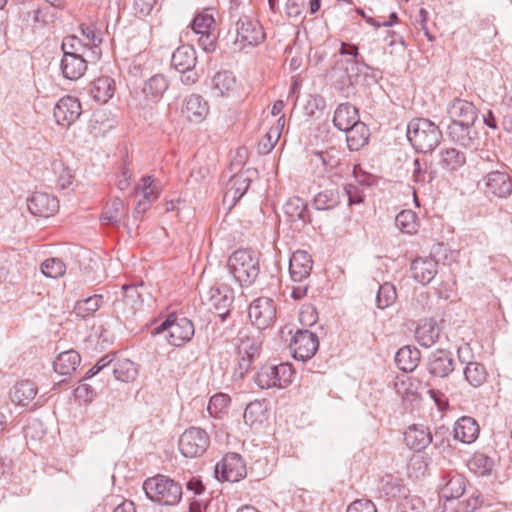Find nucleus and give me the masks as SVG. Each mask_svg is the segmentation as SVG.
Instances as JSON below:
<instances>
[{"label": "nucleus", "instance_id": "nucleus-6", "mask_svg": "<svg viewBox=\"0 0 512 512\" xmlns=\"http://www.w3.org/2000/svg\"><path fill=\"white\" fill-rule=\"evenodd\" d=\"M339 53L343 56L352 57L351 59L337 63V66H340L341 69L345 70V75L341 76L335 83L337 89L342 91L346 97H349L351 94H354V85L359 74L358 65L360 63V54L358 47L355 44L345 42L341 43Z\"/></svg>", "mask_w": 512, "mask_h": 512}, {"label": "nucleus", "instance_id": "nucleus-42", "mask_svg": "<svg viewBox=\"0 0 512 512\" xmlns=\"http://www.w3.org/2000/svg\"><path fill=\"white\" fill-rule=\"evenodd\" d=\"M112 372L115 379L121 382L134 381L138 375L136 364L126 358L116 360Z\"/></svg>", "mask_w": 512, "mask_h": 512}, {"label": "nucleus", "instance_id": "nucleus-5", "mask_svg": "<svg viewBox=\"0 0 512 512\" xmlns=\"http://www.w3.org/2000/svg\"><path fill=\"white\" fill-rule=\"evenodd\" d=\"M479 186L484 196L490 201L505 200L512 195V177L509 167L495 169L483 174Z\"/></svg>", "mask_w": 512, "mask_h": 512}, {"label": "nucleus", "instance_id": "nucleus-57", "mask_svg": "<svg viewBox=\"0 0 512 512\" xmlns=\"http://www.w3.org/2000/svg\"><path fill=\"white\" fill-rule=\"evenodd\" d=\"M229 403L230 398L228 395L223 393L215 394L210 398L207 410L210 415L217 417L218 414L228 407Z\"/></svg>", "mask_w": 512, "mask_h": 512}, {"label": "nucleus", "instance_id": "nucleus-15", "mask_svg": "<svg viewBox=\"0 0 512 512\" xmlns=\"http://www.w3.org/2000/svg\"><path fill=\"white\" fill-rule=\"evenodd\" d=\"M318 347L317 335L308 330H298L289 344L293 357L303 362L311 359L317 352Z\"/></svg>", "mask_w": 512, "mask_h": 512}, {"label": "nucleus", "instance_id": "nucleus-45", "mask_svg": "<svg viewBox=\"0 0 512 512\" xmlns=\"http://www.w3.org/2000/svg\"><path fill=\"white\" fill-rule=\"evenodd\" d=\"M51 169L55 175V181L59 189H66L73 183L74 175L62 160H54L51 163Z\"/></svg>", "mask_w": 512, "mask_h": 512}, {"label": "nucleus", "instance_id": "nucleus-3", "mask_svg": "<svg viewBox=\"0 0 512 512\" xmlns=\"http://www.w3.org/2000/svg\"><path fill=\"white\" fill-rule=\"evenodd\" d=\"M227 267L241 286L251 285L259 274L258 261L253 252L247 249L234 251L228 258Z\"/></svg>", "mask_w": 512, "mask_h": 512}, {"label": "nucleus", "instance_id": "nucleus-56", "mask_svg": "<svg viewBox=\"0 0 512 512\" xmlns=\"http://www.w3.org/2000/svg\"><path fill=\"white\" fill-rule=\"evenodd\" d=\"M335 151H316L313 153L312 161L320 162L325 170H330L339 164V158L335 155Z\"/></svg>", "mask_w": 512, "mask_h": 512}, {"label": "nucleus", "instance_id": "nucleus-30", "mask_svg": "<svg viewBox=\"0 0 512 512\" xmlns=\"http://www.w3.org/2000/svg\"><path fill=\"white\" fill-rule=\"evenodd\" d=\"M453 432L456 440L470 444L474 442L479 435V425L472 417L464 416L456 421Z\"/></svg>", "mask_w": 512, "mask_h": 512}, {"label": "nucleus", "instance_id": "nucleus-62", "mask_svg": "<svg viewBox=\"0 0 512 512\" xmlns=\"http://www.w3.org/2000/svg\"><path fill=\"white\" fill-rule=\"evenodd\" d=\"M262 413V405L259 402L249 403L244 411V421L253 425L257 421V414Z\"/></svg>", "mask_w": 512, "mask_h": 512}, {"label": "nucleus", "instance_id": "nucleus-16", "mask_svg": "<svg viewBox=\"0 0 512 512\" xmlns=\"http://www.w3.org/2000/svg\"><path fill=\"white\" fill-rule=\"evenodd\" d=\"M140 289H144V284L139 285H123V298L114 303L117 312L121 313L125 318L134 316L143 306V294Z\"/></svg>", "mask_w": 512, "mask_h": 512}, {"label": "nucleus", "instance_id": "nucleus-28", "mask_svg": "<svg viewBox=\"0 0 512 512\" xmlns=\"http://www.w3.org/2000/svg\"><path fill=\"white\" fill-rule=\"evenodd\" d=\"M182 112L189 121L199 123L208 115L209 105L201 95L192 94L186 97Z\"/></svg>", "mask_w": 512, "mask_h": 512}, {"label": "nucleus", "instance_id": "nucleus-43", "mask_svg": "<svg viewBox=\"0 0 512 512\" xmlns=\"http://www.w3.org/2000/svg\"><path fill=\"white\" fill-rule=\"evenodd\" d=\"M463 374L465 380L475 388L482 386L488 377L485 366L477 361L466 365Z\"/></svg>", "mask_w": 512, "mask_h": 512}, {"label": "nucleus", "instance_id": "nucleus-9", "mask_svg": "<svg viewBox=\"0 0 512 512\" xmlns=\"http://www.w3.org/2000/svg\"><path fill=\"white\" fill-rule=\"evenodd\" d=\"M164 331H168V342L173 346L180 347L192 339L195 329L190 319L169 315L165 321L154 328L153 334H160Z\"/></svg>", "mask_w": 512, "mask_h": 512}, {"label": "nucleus", "instance_id": "nucleus-18", "mask_svg": "<svg viewBox=\"0 0 512 512\" xmlns=\"http://www.w3.org/2000/svg\"><path fill=\"white\" fill-rule=\"evenodd\" d=\"M465 478L456 471L446 472L439 482L440 497L445 499L443 512L447 510V502L461 497L465 491Z\"/></svg>", "mask_w": 512, "mask_h": 512}, {"label": "nucleus", "instance_id": "nucleus-20", "mask_svg": "<svg viewBox=\"0 0 512 512\" xmlns=\"http://www.w3.org/2000/svg\"><path fill=\"white\" fill-rule=\"evenodd\" d=\"M251 184V179L245 174L240 173L233 175L228 183L227 190L222 200V208L228 213L236 205V203L247 192Z\"/></svg>", "mask_w": 512, "mask_h": 512}, {"label": "nucleus", "instance_id": "nucleus-36", "mask_svg": "<svg viewBox=\"0 0 512 512\" xmlns=\"http://www.w3.org/2000/svg\"><path fill=\"white\" fill-rule=\"evenodd\" d=\"M115 91V82L108 76L99 77L90 85V95L97 102L106 103L113 97Z\"/></svg>", "mask_w": 512, "mask_h": 512}, {"label": "nucleus", "instance_id": "nucleus-1", "mask_svg": "<svg viewBox=\"0 0 512 512\" xmlns=\"http://www.w3.org/2000/svg\"><path fill=\"white\" fill-rule=\"evenodd\" d=\"M407 139L416 151L429 153L439 145L442 132L432 121L415 118L408 123Z\"/></svg>", "mask_w": 512, "mask_h": 512}, {"label": "nucleus", "instance_id": "nucleus-14", "mask_svg": "<svg viewBox=\"0 0 512 512\" xmlns=\"http://www.w3.org/2000/svg\"><path fill=\"white\" fill-rule=\"evenodd\" d=\"M248 316L258 329H266L276 319V304L273 299L259 297L249 306Z\"/></svg>", "mask_w": 512, "mask_h": 512}, {"label": "nucleus", "instance_id": "nucleus-37", "mask_svg": "<svg viewBox=\"0 0 512 512\" xmlns=\"http://www.w3.org/2000/svg\"><path fill=\"white\" fill-rule=\"evenodd\" d=\"M81 357L75 350L61 352L53 362L56 373L60 375H70L80 364Z\"/></svg>", "mask_w": 512, "mask_h": 512}, {"label": "nucleus", "instance_id": "nucleus-27", "mask_svg": "<svg viewBox=\"0 0 512 512\" xmlns=\"http://www.w3.org/2000/svg\"><path fill=\"white\" fill-rule=\"evenodd\" d=\"M438 262L431 257H418L411 263V272L413 278L426 285L430 283L437 274Z\"/></svg>", "mask_w": 512, "mask_h": 512}, {"label": "nucleus", "instance_id": "nucleus-25", "mask_svg": "<svg viewBox=\"0 0 512 512\" xmlns=\"http://www.w3.org/2000/svg\"><path fill=\"white\" fill-rule=\"evenodd\" d=\"M313 260L310 254L304 250L295 251L289 261V272L294 282H303L312 271Z\"/></svg>", "mask_w": 512, "mask_h": 512}, {"label": "nucleus", "instance_id": "nucleus-44", "mask_svg": "<svg viewBox=\"0 0 512 512\" xmlns=\"http://www.w3.org/2000/svg\"><path fill=\"white\" fill-rule=\"evenodd\" d=\"M504 166H506V164L499 159L496 152L486 149L479 150L477 167L484 174L487 173V171L499 168L504 169Z\"/></svg>", "mask_w": 512, "mask_h": 512}, {"label": "nucleus", "instance_id": "nucleus-49", "mask_svg": "<svg viewBox=\"0 0 512 512\" xmlns=\"http://www.w3.org/2000/svg\"><path fill=\"white\" fill-rule=\"evenodd\" d=\"M397 298L396 288L393 284L385 282L380 285L376 295V305L379 309H385L394 304Z\"/></svg>", "mask_w": 512, "mask_h": 512}, {"label": "nucleus", "instance_id": "nucleus-4", "mask_svg": "<svg viewBox=\"0 0 512 512\" xmlns=\"http://www.w3.org/2000/svg\"><path fill=\"white\" fill-rule=\"evenodd\" d=\"M169 87L168 80L162 74H155L145 81L138 97V109L145 120H151L154 109Z\"/></svg>", "mask_w": 512, "mask_h": 512}, {"label": "nucleus", "instance_id": "nucleus-58", "mask_svg": "<svg viewBox=\"0 0 512 512\" xmlns=\"http://www.w3.org/2000/svg\"><path fill=\"white\" fill-rule=\"evenodd\" d=\"M197 35H200L198 39V44L204 51L213 52L215 50L218 38V35L215 32V30L205 33H198Z\"/></svg>", "mask_w": 512, "mask_h": 512}, {"label": "nucleus", "instance_id": "nucleus-8", "mask_svg": "<svg viewBox=\"0 0 512 512\" xmlns=\"http://www.w3.org/2000/svg\"><path fill=\"white\" fill-rule=\"evenodd\" d=\"M294 370L290 363L263 365L255 374L254 381L261 389L284 388L291 384Z\"/></svg>", "mask_w": 512, "mask_h": 512}, {"label": "nucleus", "instance_id": "nucleus-59", "mask_svg": "<svg viewBox=\"0 0 512 512\" xmlns=\"http://www.w3.org/2000/svg\"><path fill=\"white\" fill-rule=\"evenodd\" d=\"M335 203L334 194L330 191L320 192L314 198V205L317 210H327L333 207Z\"/></svg>", "mask_w": 512, "mask_h": 512}, {"label": "nucleus", "instance_id": "nucleus-61", "mask_svg": "<svg viewBox=\"0 0 512 512\" xmlns=\"http://www.w3.org/2000/svg\"><path fill=\"white\" fill-rule=\"evenodd\" d=\"M279 136L278 129H275L273 133L272 131L268 132L259 143V151L264 154L269 153L277 143Z\"/></svg>", "mask_w": 512, "mask_h": 512}, {"label": "nucleus", "instance_id": "nucleus-24", "mask_svg": "<svg viewBox=\"0 0 512 512\" xmlns=\"http://www.w3.org/2000/svg\"><path fill=\"white\" fill-rule=\"evenodd\" d=\"M447 113L451 123L475 124L478 117L474 104L460 98H455L449 103Z\"/></svg>", "mask_w": 512, "mask_h": 512}, {"label": "nucleus", "instance_id": "nucleus-21", "mask_svg": "<svg viewBox=\"0 0 512 512\" xmlns=\"http://www.w3.org/2000/svg\"><path fill=\"white\" fill-rule=\"evenodd\" d=\"M80 102L72 97H62L54 107L53 116L58 125L70 126L81 115Z\"/></svg>", "mask_w": 512, "mask_h": 512}, {"label": "nucleus", "instance_id": "nucleus-23", "mask_svg": "<svg viewBox=\"0 0 512 512\" xmlns=\"http://www.w3.org/2000/svg\"><path fill=\"white\" fill-rule=\"evenodd\" d=\"M454 368L455 361L450 351L437 349L428 356L427 369L434 377L445 378L454 371Z\"/></svg>", "mask_w": 512, "mask_h": 512}, {"label": "nucleus", "instance_id": "nucleus-13", "mask_svg": "<svg viewBox=\"0 0 512 512\" xmlns=\"http://www.w3.org/2000/svg\"><path fill=\"white\" fill-rule=\"evenodd\" d=\"M179 450L187 458L203 455L209 446V436L205 430L197 427L186 429L178 441Z\"/></svg>", "mask_w": 512, "mask_h": 512}, {"label": "nucleus", "instance_id": "nucleus-51", "mask_svg": "<svg viewBox=\"0 0 512 512\" xmlns=\"http://www.w3.org/2000/svg\"><path fill=\"white\" fill-rule=\"evenodd\" d=\"M41 271L46 277L58 278L65 273L66 265L59 258H49L41 264Z\"/></svg>", "mask_w": 512, "mask_h": 512}, {"label": "nucleus", "instance_id": "nucleus-40", "mask_svg": "<svg viewBox=\"0 0 512 512\" xmlns=\"http://www.w3.org/2000/svg\"><path fill=\"white\" fill-rule=\"evenodd\" d=\"M440 164L443 169L453 172L465 165L466 155L456 148H447L441 151Z\"/></svg>", "mask_w": 512, "mask_h": 512}, {"label": "nucleus", "instance_id": "nucleus-31", "mask_svg": "<svg viewBox=\"0 0 512 512\" xmlns=\"http://www.w3.org/2000/svg\"><path fill=\"white\" fill-rule=\"evenodd\" d=\"M360 122L358 109L350 103L340 104L334 112L333 123L340 131Z\"/></svg>", "mask_w": 512, "mask_h": 512}, {"label": "nucleus", "instance_id": "nucleus-33", "mask_svg": "<svg viewBox=\"0 0 512 512\" xmlns=\"http://www.w3.org/2000/svg\"><path fill=\"white\" fill-rule=\"evenodd\" d=\"M87 69V61L84 57L63 55L61 60V70L63 76L69 80L81 78Z\"/></svg>", "mask_w": 512, "mask_h": 512}, {"label": "nucleus", "instance_id": "nucleus-11", "mask_svg": "<svg viewBox=\"0 0 512 512\" xmlns=\"http://www.w3.org/2000/svg\"><path fill=\"white\" fill-rule=\"evenodd\" d=\"M233 299V291L227 285H214L202 295V301L209 306V310L215 313L222 322L230 314V306Z\"/></svg>", "mask_w": 512, "mask_h": 512}, {"label": "nucleus", "instance_id": "nucleus-7", "mask_svg": "<svg viewBox=\"0 0 512 512\" xmlns=\"http://www.w3.org/2000/svg\"><path fill=\"white\" fill-rule=\"evenodd\" d=\"M160 193L159 183L151 175L140 179L133 190L134 197L133 218L135 221H142V215L146 213L152 204L158 199Z\"/></svg>", "mask_w": 512, "mask_h": 512}, {"label": "nucleus", "instance_id": "nucleus-60", "mask_svg": "<svg viewBox=\"0 0 512 512\" xmlns=\"http://www.w3.org/2000/svg\"><path fill=\"white\" fill-rule=\"evenodd\" d=\"M347 512H377V509L371 500L357 499L348 506Z\"/></svg>", "mask_w": 512, "mask_h": 512}, {"label": "nucleus", "instance_id": "nucleus-41", "mask_svg": "<svg viewBox=\"0 0 512 512\" xmlns=\"http://www.w3.org/2000/svg\"><path fill=\"white\" fill-rule=\"evenodd\" d=\"M37 394L36 386L29 380L17 383L11 390V399L19 405H27Z\"/></svg>", "mask_w": 512, "mask_h": 512}, {"label": "nucleus", "instance_id": "nucleus-32", "mask_svg": "<svg viewBox=\"0 0 512 512\" xmlns=\"http://www.w3.org/2000/svg\"><path fill=\"white\" fill-rule=\"evenodd\" d=\"M440 335V329L433 319L423 320L415 331V337L420 346L429 348L434 345Z\"/></svg>", "mask_w": 512, "mask_h": 512}, {"label": "nucleus", "instance_id": "nucleus-50", "mask_svg": "<svg viewBox=\"0 0 512 512\" xmlns=\"http://www.w3.org/2000/svg\"><path fill=\"white\" fill-rule=\"evenodd\" d=\"M190 25L195 34L205 33L215 30V19L212 14L203 11L194 16Z\"/></svg>", "mask_w": 512, "mask_h": 512}, {"label": "nucleus", "instance_id": "nucleus-55", "mask_svg": "<svg viewBox=\"0 0 512 512\" xmlns=\"http://www.w3.org/2000/svg\"><path fill=\"white\" fill-rule=\"evenodd\" d=\"M411 175L414 182L422 184L430 182L433 178L431 173L428 172L427 164L421 162L418 158L412 162Z\"/></svg>", "mask_w": 512, "mask_h": 512}, {"label": "nucleus", "instance_id": "nucleus-10", "mask_svg": "<svg viewBox=\"0 0 512 512\" xmlns=\"http://www.w3.org/2000/svg\"><path fill=\"white\" fill-rule=\"evenodd\" d=\"M262 347V339L260 335H251L240 331L238 334L237 356H238V373L239 377H243L251 368L252 363L260 356Z\"/></svg>", "mask_w": 512, "mask_h": 512}, {"label": "nucleus", "instance_id": "nucleus-48", "mask_svg": "<svg viewBox=\"0 0 512 512\" xmlns=\"http://www.w3.org/2000/svg\"><path fill=\"white\" fill-rule=\"evenodd\" d=\"M378 489L380 493L388 498H396L401 496L404 492L401 480L392 475H386L381 478Z\"/></svg>", "mask_w": 512, "mask_h": 512}, {"label": "nucleus", "instance_id": "nucleus-17", "mask_svg": "<svg viewBox=\"0 0 512 512\" xmlns=\"http://www.w3.org/2000/svg\"><path fill=\"white\" fill-rule=\"evenodd\" d=\"M216 477L228 482H238L243 479L246 474V465L242 457L237 453H227L223 459L217 463L215 467Z\"/></svg>", "mask_w": 512, "mask_h": 512}, {"label": "nucleus", "instance_id": "nucleus-63", "mask_svg": "<svg viewBox=\"0 0 512 512\" xmlns=\"http://www.w3.org/2000/svg\"><path fill=\"white\" fill-rule=\"evenodd\" d=\"M499 113L502 116L501 125L503 129L508 133H512V106L504 103L501 104Z\"/></svg>", "mask_w": 512, "mask_h": 512}, {"label": "nucleus", "instance_id": "nucleus-54", "mask_svg": "<svg viewBox=\"0 0 512 512\" xmlns=\"http://www.w3.org/2000/svg\"><path fill=\"white\" fill-rule=\"evenodd\" d=\"M123 210V201L119 198H115L103 213V219L107 220L108 224H119L121 222V214Z\"/></svg>", "mask_w": 512, "mask_h": 512}, {"label": "nucleus", "instance_id": "nucleus-34", "mask_svg": "<svg viewBox=\"0 0 512 512\" xmlns=\"http://www.w3.org/2000/svg\"><path fill=\"white\" fill-rule=\"evenodd\" d=\"M421 359V353L416 347L404 346L395 355V363L403 372H412Z\"/></svg>", "mask_w": 512, "mask_h": 512}, {"label": "nucleus", "instance_id": "nucleus-22", "mask_svg": "<svg viewBox=\"0 0 512 512\" xmlns=\"http://www.w3.org/2000/svg\"><path fill=\"white\" fill-rule=\"evenodd\" d=\"M447 135L450 141L466 148H476L479 135L474 124L450 123L447 127Z\"/></svg>", "mask_w": 512, "mask_h": 512}, {"label": "nucleus", "instance_id": "nucleus-47", "mask_svg": "<svg viewBox=\"0 0 512 512\" xmlns=\"http://www.w3.org/2000/svg\"><path fill=\"white\" fill-rule=\"evenodd\" d=\"M494 461L483 453H476L468 461V468L479 476L489 475L493 469Z\"/></svg>", "mask_w": 512, "mask_h": 512}, {"label": "nucleus", "instance_id": "nucleus-39", "mask_svg": "<svg viewBox=\"0 0 512 512\" xmlns=\"http://www.w3.org/2000/svg\"><path fill=\"white\" fill-rule=\"evenodd\" d=\"M343 132L346 133L347 145L351 151L359 150L367 142L368 128L361 121Z\"/></svg>", "mask_w": 512, "mask_h": 512}, {"label": "nucleus", "instance_id": "nucleus-46", "mask_svg": "<svg viewBox=\"0 0 512 512\" xmlns=\"http://www.w3.org/2000/svg\"><path fill=\"white\" fill-rule=\"evenodd\" d=\"M102 295H93L83 300H78L74 306V312L81 318L94 314L101 306Z\"/></svg>", "mask_w": 512, "mask_h": 512}, {"label": "nucleus", "instance_id": "nucleus-26", "mask_svg": "<svg viewBox=\"0 0 512 512\" xmlns=\"http://www.w3.org/2000/svg\"><path fill=\"white\" fill-rule=\"evenodd\" d=\"M404 441L411 450L420 452L432 442V435L424 425L413 424L405 431Z\"/></svg>", "mask_w": 512, "mask_h": 512}, {"label": "nucleus", "instance_id": "nucleus-35", "mask_svg": "<svg viewBox=\"0 0 512 512\" xmlns=\"http://www.w3.org/2000/svg\"><path fill=\"white\" fill-rule=\"evenodd\" d=\"M197 61L196 52L191 45L179 46L172 54L171 65L177 71L194 68Z\"/></svg>", "mask_w": 512, "mask_h": 512}, {"label": "nucleus", "instance_id": "nucleus-38", "mask_svg": "<svg viewBox=\"0 0 512 512\" xmlns=\"http://www.w3.org/2000/svg\"><path fill=\"white\" fill-rule=\"evenodd\" d=\"M212 85L217 96L228 97L235 91L236 78L230 71H219L213 76Z\"/></svg>", "mask_w": 512, "mask_h": 512}, {"label": "nucleus", "instance_id": "nucleus-52", "mask_svg": "<svg viewBox=\"0 0 512 512\" xmlns=\"http://www.w3.org/2000/svg\"><path fill=\"white\" fill-rule=\"evenodd\" d=\"M87 44L77 36H67L63 39L61 48L63 55L70 54L73 56L83 57Z\"/></svg>", "mask_w": 512, "mask_h": 512}, {"label": "nucleus", "instance_id": "nucleus-64", "mask_svg": "<svg viewBox=\"0 0 512 512\" xmlns=\"http://www.w3.org/2000/svg\"><path fill=\"white\" fill-rule=\"evenodd\" d=\"M402 505V512H422L424 503L420 498H405Z\"/></svg>", "mask_w": 512, "mask_h": 512}, {"label": "nucleus", "instance_id": "nucleus-29", "mask_svg": "<svg viewBox=\"0 0 512 512\" xmlns=\"http://www.w3.org/2000/svg\"><path fill=\"white\" fill-rule=\"evenodd\" d=\"M285 221L288 224L302 222L307 224L311 222L310 213L307 208L306 202L299 197L290 198L283 207Z\"/></svg>", "mask_w": 512, "mask_h": 512}, {"label": "nucleus", "instance_id": "nucleus-12", "mask_svg": "<svg viewBox=\"0 0 512 512\" xmlns=\"http://www.w3.org/2000/svg\"><path fill=\"white\" fill-rule=\"evenodd\" d=\"M265 38L259 21L251 16L243 15L236 22V39L234 44L243 49L246 46H256Z\"/></svg>", "mask_w": 512, "mask_h": 512}, {"label": "nucleus", "instance_id": "nucleus-19", "mask_svg": "<svg viewBox=\"0 0 512 512\" xmlns=\"http://www.w3.org/2000/svg\"><path fill=\"white\" fill-rule=\"evenodd\" d=\"M28 209L36 217L47 219L59 210V200L46 192L36 191L28 198Z\"/></svg>", "mask_w": 512, "mask_h": 512}, {"label": "nucleus", "instance_id": "nucleus-2", "mask_svg": "<svg viewBox=\"0 0 512 512\" xmlns=\"http://www.w3.org/2000/svg\"><path fill=\"white\" fill-rule=\"evenodd\" d=\"M143 490L151 501L160 505L173 506L182 498L181 485L160 474L146 479L143 483Z\"/></svg>", "mask_w": 512, "mask_h": 512}, {"label": "nucleus", "instance_id": "nucleus-53", "mask_svg": "<svg viewBox=\"0 0 512 512\" xmlns=\"http://www.w3.org/2000/svg\"><path fill=\"white\" fill-rule=\"evenodd\" d=\"M82 34L89 41L87 45H91L90 50L95 55V58L98 57L100 53V49L98 48L99 44L102 42L101 32L96 30L94 25H81Z\"/></svg>", "mask_w": 512, "mask_h": 512}]
</instances>
